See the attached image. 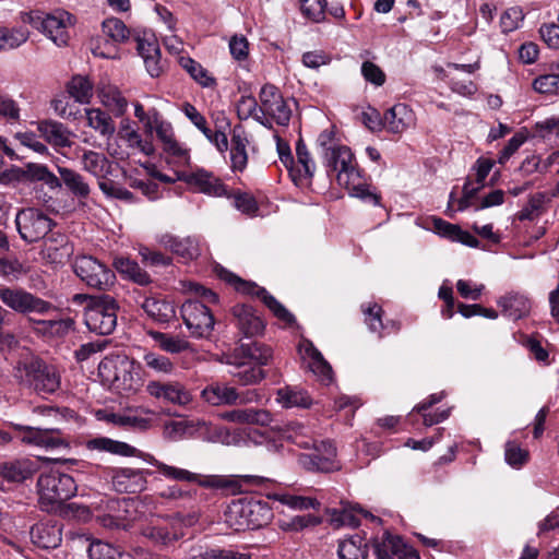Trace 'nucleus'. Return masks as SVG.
Wrapping results in <instances>:
<instances>
[{
  "instance_id": "a18cd8bd",
  "label": "nucleus",
  "mask_w": 559,
  "mask_h": 559,
  "mask_svg": "<svg viewBox=\"0 0 559 559\" xmlns=\"http://www.w3.org/2000/svg\"><path fill=\"white\" fill-rule=\"evenodd\" d=\"M179 64L203 87H213L216 80L199 62L190 57H180Z\"/></svg>"
},
{
  "instance_id": "bf43d9fd",
  "label": "nucleus",
  "mask_w": 559,
  "mask_h": 559,
  "mask_svg": "<svg viewBox=\"0 0 559 559\" xmlns=\"http://www.w3.org/2000/svg\"><path fill=\"white\" fill-rule=\"evenodd\" d=\"M103 32L115 43H124L130 37V31L126 24L116 17L107 19L103 22Z\"/></svg>"
},
{
  "instance_id": "4d7b16f0",
  "label": "nucleus",
  "mask_w": 559,
  "mask_h": 559,
  "mask_svg": "<svg viewBox=\"0 0 559 559\" xmlns=\"http://www.w3.org/2000/svg\"><path fill=\"white\" fill-rule=\"evenodd\" d=\"M230 162L233 170L239 171L246 168L248 162L246 140L237 134L231 138Z\"/></svg>"
},
{
  "instance_id": "cd10ccee",
  "label": "nucleus",
  "mask_w": 559,
  "mask_h": 559,
  "mask_svg": "<svg viewBox=\"0 0 559 559\" xmlns=\"http://www.w3.org/2000/svg\"><path fill=\"white\" fill-rule=\"evenodd\" d=\"M504 317L514 321L526 317L531 311V300L527 296L520 293H508L497 301Z\"/></svg>"
},
{
  "instance_id": "a211bd4d",
  "label": "nucleus",
  "mask_w": 559,
  "mask_h": 559,
  "mask_svg": "<svg viewBox=\"0 0 559 559\" xmlns=\"http://www.w3.org/2000/svg\"><path fill=\"white\" fill-rule=\"evenodd\" d=\"M259 98L261 115L267 119L270 117L280 126L288 124L292 117V109L276 86L265 84L260 91Z\"/></svg>"
},
{
  "instance_id": "864d4df0",
  "label": "nucleus",
  "mask_w": 559,
  "mask_h": 559,
  "mask_svg": "<svg viewBox=\"0 0 559 559\" xmlns=\"http://www.w3.org/2000/svg\"><path fill=\"white\" fill-rule=\"evenodd\" d=\"M28 38L25 28H0V50L14 49L24 44Z\"/></svg>"
},
{
  "instance_id": "f704fd0d",
  "label": "nucleus",
  "mask_w": 559,
  "mask_h": 559,
  "mask_svg": "<svg viewBox=\"0 0 559 559\" xmlns=\"http://www.w3.org/2000/svg\"><path fill=\"white\" fill-rule=\"evenodd\" d=\"M86 447L90 450L109 452L122 456H133L136 453V449L132 445L106 437L91 439L87 441Z\"/></svg>"
},
{
  "instance_id": "3c124183",
  "label": "nucleus",
  "mask_w": 559,
  "mask_h": 559,
  "mask_svg": "<svg viewBox=\"0 0 559 559\" xmlns=\"http://www.w3.org/2000/svg\"><path fill=\"white\" fill-rule=\"evenodd\" d=\"M277 401L284 407H309L311 399L309 394L293 388H283L277 391Z\"/></svg>"
},
{
  "instance_id": "680f3d73",
  "label": "nucleus",
  "mask_w": 559,
  "mask_h": 559,
  "mask_svg": "<svg viewBox=\"0 0 559 559\" xmlns=\"http://www.w3.org/2000/svg\"><path fill=\"white\" fill-rule=\"evenodd\" d=\"M326 0H302L300 10L312 22L319 23L325 19Z\"/></svg>"
},
{
  "instance_id": "473e14b6",
  "label": "nucleus",
  "mask_w": 559,
  "mask_h": 559,
  "mask_svg": "<svg viewBox=\"0 0 559 559\" xmlns=\"http://www.w3.org/2000/svg\"><path fill=\"white\" fill-rule=\"evenodd\" d=\"M202 397L214 406L236 405L238 403V391L226 384L212 383L202 391Z\"/></svg>"
},
{
  "instance_id": "e433bc0d",
  "label": "nucleus",
  "mask_w": 559,
  "mask_h": 559,
  "mask_svg": "<svg viewBox=\"0 0 559 559\" xmlns=\"http://www.w3.org/2000/svg\"><path fill=\"white\" fill-rule=\"evenodd\" d=\"M98 96L105 107H107L115 116H122L128 107V102L118 87L112 85H104L98 91Z\"/></svg>"
},
{
  "instance_id": "9b49d317",
  "label": "nucleus",
  "mask_w": 559,
  "mask_h": 559,
  "mask_svg": "<svg viewBox=\"0 0 559 559\" xmlns=\"http://www.w3.org/2000/svg\"><path fill=\"white\" fill-rule=\"evenodd\" d=\"M277 150L282 163L288 168L289 175L296 185H304L309 181L314 173L316 164L312 162L307 145L299 140L296 145L297 164L286 143L278 142Z\"/></svg>"
},
{
  "instance_id": "c03bdc74",
  "label": "nucleus",
  "mask_w": 559,
  "mask_h": 559,
  "mask_svg": "<svg viewBox=\"0 0 559 559\" xmlns=\"http://www.w3.org/2000/svg\"><path fill=\"white\" fill-rule=\"evenodd\" d=\"M26 181H41L51 190L61 188L59 178L52 174L47 166L28 163L25 165Z\"/></svg>"
},
{
  "instance_id": "6e6552de",
  "label": "nucleus",
  "mask_w": 559,
  "mask_h": 559,
  "mask_svg": "<svg viewBox=\"0 0 559 559\" xmlns=\"http://www.w3.org/2000/svg\"><path fill=\"white\" fill-rule=\"evenodd\" d=\"M0 301L16 313L28 316L32 313L47 314L55 307L22 287L0 285Z\"/></svg>"
},
{
  "instance_id": "8fccbe9b",
  "label": "nucleus",
  "mask_w": 559,
  "mask_h": 559,
  "mask_svg": "<svg viewBox=\"0 0 559 559\" xmlns=\"http://www.w3.org/2000/svg\"><path fill=\"white\" fill-rule=\"evenodd\" d=\"M261 105H258L253 96H241L237 103V115L240 120L253 118L263 126L270 124V120L261 115Z\"/></svg>"
},
{
  "instance_id": "774afa93",
  "label": "nucleus",
  "mask_w": 559,
  "mask_h": 559,
  "mask_svg": "<svg viewBox=\"0 0 559 559\" xmlns=\"http://www.w3.org/2000/svg\"><path fill=\"white\" fill-rule=\"evenodd\" d=\"M506 461L513 467H520L525 464L528 460V452L521 449L520 445L514 441L506 443Z\"/></svg>"
},
{
  "instance_id": "f257e3e1",
  "label": "nucleus",
  "mask_w": 559,
  "mask_h": 559,
  "mask_svg": "<svg viewBox=\"0 0 559 559\" xmlns=\"http://www.w3.org/2000/svg\"><path fill=\"white\" fill-rule=\"evenodd\" d=\"M323 164L330 178L335 177L338 186L344 187L349 195L359 198L374 205L380 204L381 197L369 190L362 182L360 171L350 148L345 145L330 147L323 153Z\"/></svg>"
},
{
  "instance_id": "c756f323",
  "label": "nucleus",
  "mask_w": 559,
  "mask_h": 559,
  "mask_svg": "<svg viewBox=\"0 0 559 559\" xmlns=\"http://www.w3.org/2000/svg\"><path fill=\"white\" fill-rule=\"evenodd\" d=\"M141 308L155 322L164 324L176 318V308L167 299L147 297L143 300Z\"/></svg>"
},
{
  "instance_id": "09e8293b",
  "label": "nucleus",
  "mask_w": 559,
  "mask_h": 559,
  "mask_svg": "<svg viewBox=\"0 0 559 559\" xmlns=\"http://www.w3.org/2000/svg\"><path fill=\"white\" fill-rule=\"evenodd\" d=\"M87 552L90 559H131V556L128 552L102 540L92 542L88 546Z\"/></svg>"
},
{
  "instance_id": "0e129e2a",
  "label": "nucleus",
  "mask_w": 559,
  "mask_h": 559,
  "mask_svg": "<svg viewBox=\"0 0 559 559\" xmlns=\"http://www.w3.org/2000/svg\"><path fill=\"white\" fill-rule=\"evenodd\" d=\"M34 413L45 417L44 421L39 425H48L61 428V424L66 420V413H69V409L63 408L61 411L51 406H38L34 409Z\"/></svg>"
},
{
  "instance_id": "72a5a7b5",
  "label": "nucleus",
  "mask_w": 559,
  "mask_h": 559,
  "mask_svg": "<svg viewBox=\"0 0 559 559\" xmlns=\"http://www.w3.org/2000/svg\"><path fill=\"white\" fill-rule=\"evenodd\" d=\"M58 173L60 175L61 186L64 185L66 188L78 199H87L91 193V188L88 183L85 181L84 177L68 167H58Z\"/></svg>"
},
{
  "instance_id": "4468645a",
  "label": "nucleus",
  "mask_w": 559,
  "mask_h": 559,
  "mask_svg": "<svg viewBox=\"0 0 559 559\" xmlns=\"http://www.w3.org/2000/svg\"><path fill=\"white\" fill-rule=\"evenodd\" d=\"M144 460L155 466L157 471L167 479L176 480V481H187V483H197L198 485L204 488H226L228 486V480L222 476L217 475H209L202 476L200 474L190 472L185 468L171 466L165 464L162 461H158L155 456L151 454H146Z\"/></svg>"
},
{
  "instance_id": "13d9d810",
  "label": "nucleus",
  "mask_w": 559,
  "mask_h": 559,
  "mask_svg": "<svg viewBox=\"0 0 559 559\" xmlns=\"http://www.w3.org/2000/svg\"><path fill=\"white\" fill-rule=\"evenodd\" d=\"M533 88L539 94H556L559 92V72L551 66V73L540 74L533 81Z\"/></svg>"
},
{
  "instance_id": "5fc2aeb1",
  "label": "nucleus",
  "mask_w": 559,
  "mask_h": 559,
  "mask_svg": "<svg viewBox=\"0 0 559 559\" xmlns=\"http://www.w3.org/2000/svg\"><path fill=\"white\" fill-rule=\"evenodd\" d=\"M142 359L144 365L156 373L170 374L175 369L168 357L155 352H145Z\"/></svg>"
},
{
  "instance_id": "052dcab7",
  "label": "nucleus",
  "mask_w": 559,
  "mask_h": 559,
  "mask_svg": "<svg viewBox=\"0 0 559 559\" xmlns=\"http://www.w3.org/2000/svg\"><path fill=\"white\" fill-rule=\"evenodd\" d=\"M361 311L365 316V322L371 332L381 333L388 326L382 322L383 310L378 304L362 305Z\"/></svg>"
},
{
  "instance_id": "393cba45",
  "label": "nucleus",
  "mask_w": 559,
  "mask_h": 559,
  "mask_svg": "<svg viewBox=\"0 0 559 559\" xmlns=\"http://www.w3.org/2000/svg\"><path fill=\"white\" fill-rule=\"evenodd\" d=\"M298 349L302 358L309 360V368L314 374L320 377L324 382L332 380V367L311 341L306 338L301 340Z\"/></svg>"
},
{
  "instance_id": "412c9836",
  "label": "nucleus",
  "mask_w": 559,
  "mask_h": 559,
  "mask_svg": "<svg viewBox=\"0 0 559 559\" xmlns=\"http://www.w3.org/2000/svg\"><path fill=\"white\" fill-rule=\"evenodd\" d=\"M231 313L238 330L243 336L253 337L263 333L264 322L251 306L245 304L235 305L231 308Z\"/></svg>"
},
{
  "instance_id": "338daca9",
  "label": "nucleus",
  "mask_w": 559,
  "mask_h": 559,
  "mask_svg": "<svg viewBox=\"0 0 559 559\" xmlns=\"http://www.w3.org/2000/svg\"><path fill=\"white\" fill-rule=\"evenodd\" d=\"M278 501L296 510L318 509L320 503L310 497L281 495Z\"/></svg>"
},
{
  "instance_id": "603ef678",
  "label": "nucleus",
  "mask_w": 559,
  "mask_h": 559,
  "mask_svg": "<svg viewBox=\"0 0 559 559\" xmlns=\"http://www.w3.org/2000/svg\"><path fill=\"white\" fill-rule=\"evenodd\" d=\"M68 92L76 102L87 104L93 96V84L86 76L75 75L68 84Z\"/></svg>"
},
{
  "instance_id": "a878e982",
  "label": "nucleus",
  "mask_w": 559,
  "mask_h": 559,
  "mask_svg": "<svg viewBox=\"0 0 559 559\" xmlns=\"http://www.w3.org/2000/svg\"><path fill=\"white\" fill-rule=\"evenodd\" d=\"M385 129L391 133H402L415 123L414 111L405 104H395L383 115Z\"/></svg>"
},
{
  "instance_id": "c85d7f7f",
  "label": "nucleus",
  "mask_w": 559,
  "mask_h": 559,
  "mask_svg": "<svg viewBox=\"0 0 559 559\" xmlns=\"http://www.w3.org/2000/svg\"><path fill=\"white\" fill-rule=\"evenodd\" d=\"M158 242L186 261L193 260L200 254L199 245L191 237L178 238L170 234H165L158 238Z\"/></svg>"
},
{
  "instance_id": "a19ab883",
  "label": "nucleus",
  "mask_w": 559,
  "mask_h": 559,
  "mask_svg": "<svg viewBox=\"0 0 559 559\" xmlns=\"http://www.w3.org/2000/svg\"><path fill=\"white\" fill-rule=\"evenodd\" d=\"M153 122L156 124L155 132L157 138L163 142L164 150L175 156H183L185 150L176 141L171 123L165 121L163 118L157 119L155 116Z\"/></svg>"
},
{
  "instance_id": "4be33fe9",
  "label": "nucleus",
  "mask_w": 559,
  "mask_h": 559,
  "mask_svg": "<svg viewBox=\"0 0 559 559\" xmlns=\"http://www.w3.org/2000/svg\"><path fill=\"white\" fill-rule=\"evenodd\" d=\"M182 179L199 192L213 197L226 194V187L221 179L207 170L198 169L195 171L185 173Z\"/></svg>"
},
{
  "instance_id": "7c9ffc66",
  "label": "nucleus",
  "mask_w": 559,
  "mask_h": 559,
  "mask_svg": "<svg viewBox=\"0 0 559 559\" xmlns=\"http://www.w3.org/2000/svg\"><path fill=\"white\" fill-rule=\"evenodd\" d=\"M222 418L235 424L260 426H267L272 421V415L269 411L255 408L228 411L222 414Z\"/></svg>"
},
{
  "instance_id": "de8ad7c7",
  "label": "nucleus",
  "mask_w": 559,
  "mask_h": 559,
  "mask_svg": "<svg viewBox=\"0 0 559 559\" xmlns=\"http://www.w3.org/2000/svg\"><path fill=\"white\" fill-rule=\"evenodd\" d=\"M115 267L121 274H124L139 285H147L151 283L150 275L142 270L135 261L129 258H117L115 260Z\"/></svg>"
},
{
  "instance_id": "37998d69",
  "label": "nucleus",
  "mask_w": 559,
  "mask_h": 559,
  "mask_svg": "<svg viewBox=\"0 0 559 559\" xmlns=\"http://www.w3.org/2000/svg\"><path fill=\"white\" fill-rule=\"evenodd\" d=\"M36 331L50 337H62L72 329L74 321L70 318L60 320H36Z\"/></svg>"
},
{
  "instance_id": "79ce46f5",
  "label": "nucleus",
  "mask_w": 559,
  "mask_h": 559,
  "mask_svg": "<svg viewBox=\"0 0 559 559\" xmlns=\"http://www.w3.org/2000/svg\"><path fill=\"white\" fill-rule=\"evenodd\" d=\"M367 556V543H365V539L359 534H355L340 542V559H366Z\"/></svg>"
},
{
  "instance_id": "bb28decb",
  "label": "nucleus",
  "mask_w": 559,
  "mask_h": 559,
  "mask_svg": "<svg viewBox=\"0 0 559 559\" xmlns=\"http://www.w3.org/2000/svg\"><path fill=\"white\" fill-rule=\"evenodd\" d=\"M73 253V247L63 235L48 238L40 251L43 259L51 264H64Z\"/></svg>"
},
{
  "instance_id": "c9c22d12",
  "label": "nucleus",
  "mask_w": 559,
  "mask_h": 559,
  "mask_svg": "<svg viewBox=\"0 0 559 559\" xmlns=\"http://www.w3.org/2000/svg\"><path fill=\"white\" fill-rule=\"evenodd\" d=\"M148 335L155 341L158 347L168 354H180L190 349V343L179 335L163 333L158 331H150Z\"/></svg>"
},
{
  "instance_id": "dca6fc26",
  "label": "nucleus",
  "mask_w": 559,
  "mask_h": 559,
  "mask_svg": "<svg viewBox=\"0 0 559 559\" xmlns=\"http://www.w3.org/2000/svg\"><path fill=\"white\" fill-rule=\"evenodd\" d=\"M336 459V448L332 441H321L312 453L298 455V464L309 472L331 473L340 469Z\"/></svg>"
},
{
  "instance_id": "e2e57ef3",
  "label": "nucleus",
  "mask_w": 559,
  "mask_h": 559,
  "mask_svg": "<svg viewBox=\"0 0 559 559\" xmlns=\"http://www.w3.org/2000/svg\"><path fill=\"white\" fill-rule=\"evenodd\" d=\"M546 194L543 192L535 193L531 195L527 205L520 211L519 219L520 221H532L537 217L543 212L544 203L546 202Z\"/></svg>"
},
{
  "instance_id": "58836bf2",
  "label": "nucleus",
  "mask_w": 559,
  "mask_h": 559,
  "mask_svg": "<svg viewBox=\"0 0 559 559\" xmlns=\"http://www.w3.org/2000/svg\"><path fill=\"white\" fill-rule=\"evenodd\" d=\"M370 518L372 521H380L379 518L372 515L368 511L362 510L360 507H342L341 509H333L331 512V521L340 526H358V515Z\"/></svg>"
},
{
  "instance_id": "f03ea898",
  "label": "nucleus",
  "mask_w": 559,
  "mask_h": 559,
  "mask_svg": "<svg viewBox=\"0 0 559 559\" xmlns=\"http://www.w3.org/2000/svg\"><path fill=\"white\" fill-rule=\"evenodd\" d=\"M98 374L119 394L134 393L143 385L141 365L126 354L106 356L98 365Z\"/></svg>"
},
{
  "instance_id": "39448f33",
  "label": "nucleus",
  "mask_w": 559,
  "mask_h": 559,
  "mask_svg": "<svg viewBox=\"0 0 559 559\" xmlns=\"http://www.w3.org/2000/svg\"><path fill=\"white\" fill-rule=\"evenodd\" d=\"M87 300L84 321L91 332L99 335L111 334L117 325L118 304L109 295L84 296Z\"/></svg>"
},
{
  "instance_id": "69168bd1",
  "label": "nucleus",
  "mask_w": 559,
  "mask_h": 559,
  "mask_svg": "<svg viewBox=\"0 0 559 559\" xmlns=\"http://www.w3.org/2000/svg\"><path fill=\"white\" fill-rule=\"evenodd\" d=\"M192 559H250V555L235 551L233 549H207L204 552L192 554Z\"/></svg>"
},
{
  "instance_id": "9d476101",
  "label": "nucleus",
  "mask_w": 559,
  "mask_h": 559,
  "mask_svg": "<svg viewBox=\"0 0 559 559\" xmlns=\"http://www.w3.org/2000/svg\"><path fill=\"white\" fill-rule=\"evenodd\" d=\"M53 225V221L47 214L35 207L22 209L15 216L19 235L28 243L43 239Z\"/></svg>"
},
{
  "instance_id": "4c0bfd02",
  "label": "nucleus",
  "mask_w": 559,
  "mask_h": 559,
  "mask_svg": "<svg viewBox=\"0 0 559 559\" xmlns=\"http://www.w3.org/2000/svg\"><path fill=\"white\" fill-rule=\"evenodd\" d=\"M35 472L33 462L29 460H16L4 463L0 467V474L9 481L21 483L29 478Z\"/></svg>"
},
{
  "instance_id": "5701e85b",
  "label": "nucleus",
  "mask_w": 559,
  "mask_h": 559,
  "mask_svg": "<svg viewBox=\"0 0 559 559\" xmlns=\"http://www.w3.org/2000/svg\"><path fill=\"white\" fill-rule=\"evenodd\" d=\"M377 559H420L419 554L413 547L406 545L400 536L385 534L382 543L374 546Z\"/></svg>"
},
{
  "instance_id": "ddd939ff",
  "label": "nucleus",
  "mask_w": 559,
  "mask_h": 559,
  "mask_svg": "<svg viewBox=\"0 0 559 559\" xmlns=\"http://www.w3.org/2000/svg\"><path fill=\"white\" fill-rule=\"evenodd\" d=\"M13 428L21 432V440L24 443L43 447L46 449L69 448V440L60 427L48 425H20L14 424Z\"/></svg>"
},
{
  "instance_id": "2f4dec72",
  "label": "nucleus",
  "mask_w": 559,
  "mask_h": 559,
  "mask_svg": "<svg viewBox=\"0 0 559 559\" xmlns=\"http://www.w3.org/2000/svg\"><path fill=\"white\" fill-rule=\"evenodd\" d=\"M37 129L40 135L53 146L67 147L71 145V132L61 122L53 120L40 121Z\"/></svg>"
},
{
  "instance_id": "423d86ee",
  "label": "nucleus",
  "mask_w": 559,
  "mask_h": 559,
  "mask_svg": "<svg viewBox=\"0 0 559 559\" xmlns=\"http://www.w3.org/2000/svg\"><path fill=\"white\" fill-rule=\"evenodd\" d=\"M37 489L40 507L51 511L75 495L76 484L68 474L50 472L39 476Z\"/></svg>"
},
{
  "instance_id": "20e7f679",
  "label": "nucleus",
  "mask_w": 559,
  "mask_h": 559,
  "mask_svg": "<svg viewBox=\"0 0 559 559\" xmlns=\"http://www.w3.org/2000/svg\"><path fill=\"white\" fill-rule=\"evenodd\" d=\"M267 503L238 499L231 501L224 512V522L235 532L260 528L271 520Z\"/></svg>"
},
{
  "instance_id": "b1692460",
  "label": "nucleus",
  "mask_w": 559,
  "mask_h": 559,
  "mask_svg": "<svg viewBox=\"0 0 559 559\" xmlns=\"http://www.w3.org/2000/svg\"><path fill=\"white\" fill-rule=\"evenodd\" d=\"M31 540L43 549H55L62 540L61 525L57 522H39L31 527Z\"/></svg>"
},
{
  "instance_id": "f8f14e48",
  "label": "nucleus",
  "mask_w": 559,
  "mask_h": 559,
  "mask_svg": "<svg viewBox=\"0 0 559 559\" xmlns=\"http://www.w3.org/2000/svg\"><path fill=\"white\" fill-rule=\"evenodd\" d=\"M75 274L88 287L106 290L114 285L116 275L106 264L99 260L82 255L76 258L73 265Z\"/></svg>"
},
{
  "instance_id": "6e6d98bb",
  "label": "nucleus",
  "mask_w": 559,
  "mask_h": 559,
  "mask_svg": "<svg viewBox=\"0 0 559 559\" xmlns=\"http://www.w3.org/2000/svg\"><path fill=\"white\" fill-rule=\"evenodd\" d=\"M234 371H230L233 378L237 380V382L241 385H252L260 382L264 377L265 372L262 368L254 366L249 362L246 367L238 368Z\"/></svg>"
},
{
  "instance_id": "6ab92c4d",
  "label": "nucleus",
  "mask_w": 559,
  "mask_h": 559,
  "mask_svg": "<svg viewBox=\"0 0 559 559\" xmlns=\"http://www.w3.org/2000/svg\"><path fill=\"white\" fill-rule=\"evenodd\" d=\"M150 475H152L150 469L114 468L111 471V483L118 492L136 493L146 489L147 476Z\"/></svg>"
},
{
  "instance_id": "f3484780",
  "label": "nucleus",
  "mask_w": 559,
  "mask_h": 559,
  "mask_svg": "<svg viewBox=\"0 0 559 559\" xmlns=\"http://www.w3.org/2000/svg\"><path fill=\"white\" fill-rule=\"evenodd\" d=\"M272 356L271 347L259 342H251L241 344L231 353L225 354L222 361L238 368L246 367L249 362L261 368L269 364Z\"/></svg>"
},
{
  "instance_id": "0eeeda50",
  "label": "nucleus",
  "mask_w": 559,
  "mask_h": 559,
  "mask_svg": "<svg viewBox=\"0 0 559 559\" xmlns=\"http://www.w3.org/2000/svg\"><path fill=\"white\" fill-rule=\"evenodd\" d=\"M23 22L45 33L57 46L68 43V25L72 24V15L66 11L46 14L41 11H31L23 15Z\"/></svg>"
},
{
  "instance_id": "aec40b11",
  "label": "nucleus",
  "mask_w": 559,
  "mask_h": 559,
  "mask_svg": "<svg viewBox=\"0 0 559 559\" xmlns=\"http://www.w3.org/2000/svg\"><path fill=\"white\" fill-rule=\"evenodd\" d=\"M147 393L167 403L183 406L192 401L191 393L183 384L177 381H151L146 385Z\"/></svg>"
},
{
  "instance_id": "1a4fd4ad",
  "label": "nucleus",
  "mask_w": 559,
  "mask_h": 559,
  "mask_svg": "<svg viewBox=\"0 0 559 559\" xmlns=\"http://www.w3.org/2000/svg\"><path fill=\"white\" fill-rule=\"evenodd\" d=\"M218 276L221 280L234 286L237 292L261 299L280 320L286 323H292L294 321V316L281 302H278L274 296L269 294L265 288L258 286L253 282L245 281L225 269H221L218 271Z\"/></svg>"
},
{
  "instance_id": "49530a36",
  "label": "nucleus",
  "mask_w": 559,
  "mask_h": 559,
  "mask_svg": "<svg viewBox=\"0 0 559 559\" xmlns=\"http://www.w3.org/2000/svg\"><path fill=\"white\" fill-rule=\"evenodd\" d=\"M86 119L88 126L104 136H111L116 131L111 117L98 108L87 109Z\"/></svg>"
},
{
  "instance_id": "2eb2a0df",
  "label": "nucleus",
  "mask_w": 559,
  "mask_h": 559,
  "mask_svg": "<svg viewBox=\"0 0 559 559\" xmlns=\"http://www.w3.org/2000/svg\"><path fill=\"white\" fill-rule=\"evenodd\" d=\"M181 318L194 337H206L214 328V318L206 305L202 301L188 300L180 309Z\"/></svg>"
},
{
  "instance_id": "ea45409f",
  "label": "nucleus",
  "mask_w": 559,
  "mask_h": 559,
  "mask_svg": "<svg viewBox=\"0 0 559 559\" xmlns=\"http://www.w3.org/2000/svg\"><path fill=\"white\" fill-rule=\"evenodd\" d=\"M83 169L94 177L103 179L110 173V162L103 154L95 151H86L82 156Z\"/></svg>"
},
{
  "instance_id": "7ed1b4c3",
  "label": "nucleus",
  "mask_w": 559,
  "mask_h": 559,
  "mask_svg": "<svg viewBox=\"0 0 559 559\" xmlns=\"http://www.w3.org/2000/svg\"><path fill=\"white\" fill-rule=\"evenodd\" d=\"M13 376L20 384L43 396L55 393L61 384L56 367L35 356L17 360Z\"/></svg>"
}]
</instances>
